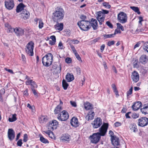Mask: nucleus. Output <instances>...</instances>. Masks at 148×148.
Masks as SVG:
<instances>
[{
	"label": "nucleus",
	"mask_w": 148,
	"mask_h": 148,
	"mask_svg": "<svg viewBox=\"0 0 148 148\" xmlns=\"http://www.w3.org/2000/svg\"><path fill=\"white\" fill-rule=\"evenodd\" d=\"M62 85L64 89L65 90L67 89L69 86L68 84L67 83L66 81L64 79H63L62 81Z\"/></svg>",
	"instance_id": "obj_35"
},
{
	"label": "nucleus",
	"mask_w": 148,
	"mask_h": 148,
	"mask_svg": "<svg viewBox=\"0 0 148 148\" xmlns=\"http://www.w3.org/2000/svg\"><path fill=\"white\" fill-rule=\"evenodd\" d=\"M14 29H13L11 27L10 28H9L8 29L7 31L8 33L12 32L13 31H14Z\"/></svg>",
	"instance_id": "obj_62"
},
{
	"label": "nucleus",
	"mask_w": 148,
	"mask_h": 148,
	"mask_svg": "<svg viewBox=\"0 0 148 148\" xmlns=\"http://www.w3.org/2000/svg\"><path fill=\"white\" fill-rule=\"evenodd\" d=\"M77 24L82 30L84 31H88L91 28L90 21H80L77 22Z\"/></svg>",
	"instance_id": "obj_2"
},
{
	"label": "nucleus",
	"mask_w": 148,
	"mask_h": 148,
	"mask_svg": "<svg viewBox=\"0 0 148 148\" xmlns=\"http://www.w3.org/2000/svg\"><path fill=\"white\" fill-rule=\"evenodd\" d=\"M27 135V134H25L24 135L23 141L24 142H26L28 140Z\"/></svg>",
	"instance_id": "obj_50"
},
{
	"label": "nucleus",
	"mask_w": 148,
	"mask_h": 148,
	"mask_svg": "<svg viewBox=\"0 0 148 148\" xmlns=\"http://www.w3.org/2000/svg\"><path fill=\"white\" fill-rule=\"evenodd\" d=\"M5 70L6 71H7L8 72H9L12 73V74H14V73L13 72V71L11 69H8L6 68H5Z\"/></svg>",
	"instance_id": "obj_60"
},
{
	"label": "nucleus",
	"mask_w": 148,
	"mask_h": 148,
	"mask_svg": "<svg viewBox=\"0 0 148 148\" xmlns=\"http://www.w3.org/2000/svg\"><path fill=\"white\" fill-rule=\"evenodd\" d=\"M84 107L87 110L91 109L93 108L92 105L88 102H86L84 104Z\"/></svg>",
	"instance_id": "obj_32"
},
{
	"label": "nucleus",
	"mask_w": 148,
	"mask_h": 148,
	"mask_svg": "<svg viewBox=\"0 0 148 148\" xmlns=\"http://www.w3.org/2000/svg\"><path fill=\"white\" fill-rule=\"evenodd\" d=\"M32 81V80L29 79H27V80L26 82V84L27 85H29L31 84V83Z\"/></svg>",
	"instance_id": "obj_56"
},
{
	"label": "nucleus",
	"mask_w": 148,
	"mask_h": 148,
	"mask_svg": "<svg viewBox=\"0 0 148 148\" xmlns=\"http://www.w3.org/2000/svg\"><path fill=\"white\" fill-rule=\"evenodd\" d=\"M25 12L26 13L25 15H22L21 16L24 19H26L28 18L29 17L30 14L26 10H25Z\"/></svg>",
	"instance_id": "obj_38"
},
{
	"label": "nucleus",
	"mask_w": 148,
	"mask_h": 148,
	"mask_svg": "<svg viewBox=\"0 0 148 148\" xmlns=\"http://www.w3.org/2000/svg\"><path fill=\"white\" fill-rule=\"evenodd\" d=\"M106 24L110 28H112L113 27L112 24L109 21H107L106 23Z\"/></svg>",
	"instance_id": "obj_51"
},
{
	"label": "nucleus",
	"mask_w": 148,
	"mask_h": 148,
	"mask_svg": "<svg viewBox=\"0 0 148 148\" xmlns=\"http://www.w3.org/2000/svg\"><path fill=\"white\" fill-rule=\"evenodd\" d=\"M111 139L112 144L114 146H118L119 145V139L116 136H112Z\"/></svg>",
	"instance_id": "obj_22"
},
{
	"label": "nucleus",
	"mask_w": 148,
	"mask_h": 148,
	"mask_svg": "<svg viewBox=\"0 0 148 148\" xmlns=\"http://www.w3.org/2000/svg\"><path fill=\"white\" fill-rule=\"evenodd\" d=\"M103 6H105L106 8H110V7L111 6L107 2H104L103 3Z\"/></svg>",
	"instance_id": "obj_47"
},
{
	"label": "nucleus",
	"mask_w": 148,
	"mask_h": 148,
	"mask_svg": "<svg viewBox=\"0 0 148 148\" xmlns=\"http://www.w3.org/2000/svg\"><path fill=\"white\" fill-rule=\"evenodd\" d=\"M99 134V132L96 133H94L90 136V139L91 142L93 143H97L99 140L101 136Z\"/></svg>",
	"instance_id": "obj_8"
},
{
	"label": "nucleus",
	"mask_w": 148,
	"mask_h": 148,
	"mask_svg": "<svg viewBox=\"0 0 148 148\" xmlns=\"http://www.w3.org/2000/svg\"><path fill=\"white\" fill-rule=\"evenodd\" d=\"M95 116V113L94 111L92 110L89 111L87 117L88 116V120L89 121L93 119Z\"/></svg>",
	"instance_id": "obj_24"
},
{
	"label": "nucleus",
	"mask_w": 148,
	"mask_h": 148,
	"mask_svg": "<svg viewBox=\"0 0 148 148\" xmlns=\"http://www.w3.org/2000/svg\"><path fill=\"white\" fill-rule=\"evenodd\" d=\"M50 38L51 39V40L56 42V38L55 36L53 35L51 36L50 37Z\"/></svg>",
	"instance_id": "obj_58"
},
{
	"label": "nucleus",
	"mask_w": 148,
	"mask_h": 148,
	"mask_svg": "<svg viewBox=\"0 0 148 148\" xmlns=\"http://www.w3.org/2000/svg\"><path fill=\"white\" fill-rule=\"evenodd\" d=\"M25 7V5L22 3H20L17 6L16 8V11L17 12H19L22 10H24Z\"/></svg>",
	"instance_id": "obj_27"
},
{
	"label": "nucleus",
	"mask_w": 148,
	"mask_h": 148,
	"mask_svg": "<svg viewBox=\"0 0 148 148\" xmlns=\"http://www.w3.org/2000/svg\"><path fill=\"white\" fill-rule=\"evenodd\" d=\"M70 139V136L68 134L62 135L60 138L61 141L64 143L69 142Z\"/></svg>",
	"instance_id": "obj_13"
},
{
	"label": "nucleus",
	"mask_w": 148,
	"mask_h": 148,
	"mask_svg": "<svg viewBox=\"0 0 148 148\" xmlns=\"http://www.w3.org/2000/svg\"><path fill=\"white\" fill-rule=\"evenodd\" d=\"M21 58L24 63L26 62V58L24 55L22 54L21 55Z\"/></svg>",
	"instance_id": "obj_61"
},
{
	"label": "nucleus",
	"mask_w": 148,
	"mask_h": 148,
	"mask_svg": "<svg viewBox=\"0 0 148 148\" xmlns=\"http://www.w3.org/2000/svg\"><path fill=\"white\" fill-rule=\"evenodd\" d=\"M40 140L42 143H48V141L46 139L44 138L43 136H41L40 137Z\"/></svg>",
	"instance_id": "obj_40"
},
{
	"label": "nucleus",
	"mask_w": 148,
	"mask_h": 148,
	"mask_svg": "<svg viewBox=\"0 0 148 148\" xmlns=\"http://www.w3.org/2000/svg\"><path fill=\"white\" fill-rule=\"evenodd\" d=\"M58 123L55 120H53L49 122L48 125V129L50 130L56 129L58 126Z\"/></svg>",
	"instance_id": "obj_10"
},
{
	"label": "nucleus",
	"mask_w": 148,
	"mask_h": 148,
	"mask_svg": "<svg viewBox=\"0 0 148 148\" xmlns=\"http://www.w3.org/2000/svg\"><path fill=\"white\" fill-rule=\"evenodd\" d=\"M66 79L68 82H70L74 79V77L72 74L68 73L66 76Z\"/></svg>",
	"instance_id": "obj_26"
},
{
	"label": "nucleus",
	"mask_w": 148,
	"mask_h": 148,
	"mask_svg": "<svg viewBox=\"0 0 148 148\" xmlns=\"http://www.w3.org/2000/svg\"><path fill=\"white\" fill-rule=\"evenodd\" d=\"M138 125L141 127L146 126L148 124V118L146 117H141L138 120Z\"/></svg>",
	"instance_id": "obj_9"
},
{
	"label": "nucleus",
	"mask_w": 148,
	"mask_h": 148,
	"mask_svg": "<svg viewBox=\"0 0 148 148\" xmlns=\"http://www.w3.org/2000/svg\"><path fill=\"white\" fill-rule=\"evenodd\" d=\"M111 139L112 144L114 146H118L119 145V139L116 136H112Z\"/></svg>",
	"instance_id": "obj_21"
},
{
	"label": "nucleus",
	"mask_w": 148,
	"mask_h": 148,
	"mask_svg": "<svg viewBox=\"0 0 148 148\" xmlns=\"http://www.w3.org/2000/svg\"><path fill=\"white\" fill-rule=\"evenodd\" d=\"M117 19L119 21L122 23H126L127 19L126 14L123 12H120L118 15Z\"/></svg>",
	"instance_id": "obj_7"
},
{
	"label": "nucleus",
	"mask_w": 148,
	"mask_h": 148,
	"mask_svg": "<svg viewBox=\"0 0 148 148\" xmlns=\"http://www.w3.org/2000/svg\"><path fill=\"white\" fill-rule=\"evenodd\" d=\"M8 136L9 139L10 140H12L14 138L15 134L12 129H9L8 132Z\"/></svg>",
	"instance_id": "obj_16"
},
{
	"label": "nucleus",
	"mask_w": 148,
	"mask_h": 148,
	"mask_svg": "<svg viewBox=\"0 0 148 148\" xmlns=\"http://www.w3.org/2000/svg\"><path fill=\"white\" fill-rule=\"evenodd\" d=\"M70 47L72 51L73 52L74 54L77 52V51L76 50L75 48L72 45H71Z\"/></svg>",
	"instance_id": "obj_53"
},
{
	"label": "nucleus",
	"mask_w": 148,
	"mask_h": 148,
	"mask_svg": "<svg viewBox=\"0 0 148 148\" xmlns=\"http://www.w3.org/2000/svg\"><path fill=\"white\" fill-rule=\"evenodd\" d=\"M76 58L79 61H81V62H82V61L81 60V57H80L79 55L78 54L77 52L76 53L74 54Z\"/></svg>",
	"instance_id": "obj_46"
},
{
	"label": "nucleus",
	"mask_w": 148,
	"mask_h": 148,
	"mask_svg": "<svg viewBox=\"0 0 148 148\" xmlns=\"http://www.w3.org/2000/svg\"><path fill=\"white\" fill-rule=\"evenodd\" d=\"M55 28L56 30L61 31L62 30L63 27V23H57L55 25Z\"/></svg>",
	"instance_id": "obj_28"
},
{
	"label": "nucleus",
	"mask_w": 148,
	"mask_h": 148,
	"mask_svg": "<svg viewBox=\"0 0 148 148\" xmlns=\"http://www.w3.org/2000/svg\"><path fill=\"white\" fill-rule=\"evenodd\" d=\"M142 103L141 102L138 101L134 103L132 106V108L134 111H136L138 110L141 106Z\"/></svg>",
	"instance_id": "obj_18"
},
{
	"label": "nucleus",
	"mask_w": 148,
	"mask_h": 148,
	"mask_svg": "<svg viewBox=\"0 0 148 148\" xmlns=\"http://www.w3.org/2000/svg\"><path fill=\"white\" fill-rule=\"evenodd\" d=\"M116 25L117 29H120L122 31H124V29L123 27L120 23H116Z\"/></svg>",
	"instance_id": "obj_44"
},
{
	"label": "nucleus",
	"mask_w": 148,
	"mask_h": 148,
	"mask_svg": "<svg viewBox=\"0 0 148 148\" xmlns=\"http://www.w3.org/2000/svg\"><path fill=\"white\" fill-rule=\"evenodd\" d=\"M43 132L48 134L49 137L52 138V136H53V133L51 131V130H50L47 131H44Z\"/></svg>",
	"instance_id": "obj_37"
},
{
	"label": "nucleus",
	"mask_w": 148,
	"mask_h": 148,
	"mask_svg": "<svg viewBox=\"0 0 148 148\" xmlns=\"http://www.w3.org/2000/svg\"><path fill=\"white\" fill-rule=\"evenodd\" d=\"M62 108L60 106H57L54 110V112L55 114H58L62 110Z\"/></svg>",
	"instance_id": "obj_33"
},
{
	"label": "nucleus",
	"mask_w": 148,
	"mask_h": 148,
	"mask_svg": "<svg viewBox=\"0 0 148 148\" xmlns=\"http://www.w3.org/2000/svg\"><path fill=\"white\" fill-rule=\"evenodd\" d=\"M30 85L33 87L32 88H37V85L35 84V82L32 80Z\"/></svg>",
	"instance_id": "obj_49"
},
{
	"label": "nucleus",
	"mask_w": 148,
	"mask_h": 148,
	"mask_svg": "<svg viewBox=\"0 0 148 148\" xmlns=\"http://www.w3.org/2000/svg\"><path fill=\"white\" fill-rule=\"evenodd\" d=\"M133 87L132 86L127 92V96L128 97L130 95L132 94V92Z\"/></svg>",
	"instance_id": "obj_45"
},
{
	"label": "nucleus",
	"mask_w": 148,
	"mask_h": 148,
	"mask_svg": "<svg viewBox=\"0 0 148 148\" xmlns=\"http://www.w3.org/2000/svg\"><path fill=\"white\" fill-rule=\"evenodd\" d=\"M69 117V114L65 110L62 111L58 114L57 118L60 121H65Z\"/></svg>",
	"instance_id": "obj_6"
},
{
	"label": "nucleus",
	"mask_w": 148,
	"mask_h": 148,
	"mask_svg": "<svg viewBox=\"0 0 148 148\" xmlns=\"http://www.w3.org/2000/svg\"><path fill=\"white\" fill-rule=\"evenodd\" d=\"M130 8L134 11L136 12L138 14H140V12L139 11V9L138 7L130 6Z\"/></svg>",
	"instance_id": "obj_34"
},
{
	"label": "nucleus",
	"mask_w": 148,
	"mask_h": 148,
	"mask_svg": "<svg viewBox=\"0 0 148 148\" xmlns=\"http://www.w3.org/2000/svg\"><path fill=\"white\" fill-rule=\"evenodd\" d=\"M64 14L63 9L58 7L55 9V11L52 14V18L54 22L58 23L63 18Z\"/></svg>",
	"instance_id": "obj_1"
},
{
	"label": "nucleus",
	"mask_w": 148,
	"mask_h": 148,
	"mask_svg": "<svg viewBox=\"0 0 148 148\" xmlns=\"http://www.w3.org/2000/svg\"><path fill=\"white\" fill-rule=\"evenodd\" d=\"M121 125V123L119 122H116L114 124V126L115 127L120 126Z\"/></svg>",
	"instance_id": "obj_55"
},
{
	"label": "nucleus",
	"mask_w": 148,
	"mask_h": 148,
	"mask_svg": "<svg viewBox=\"0 0 148 148\" xmlns=\"http://www.w3.org/2000/svg\"><path fill=\"white\" fill-rule=\"evenodd\" d=\"M34 21L36 22V24L37 23L38 21V27L40 29L42 28L43 26L44 23L41 19L36 18L34 19Z\"/></svg>",
	"instance_id": "obj_29"
},
{
	"label": "nucleus",
	"mask_w": 148,
	"mask_h": 148,
	"mask_svg": "<svg viewBox=\"0 0 148 148\" xmlns=\"http://www.w3.org/2000/svg\"><path fill=\"white\" fill-rule=\"evenodd\" d=\"M70 103L73 106L76 107L77 106L76 103L75 102L72 101H70Z\"/></svg>",
	"instance_id": "obj_57"
},
{
	"label": "nucleus",
	"mask_w": 148,
	"mask_h": 148,
	"mask_svg": "<svg viewBox=\"0 0 148 148\" xmlns=\"http://www.w3.org/2000/svg\"><path fill=\"white\" fill-rule=\"evenodd\" d=\"M92 127L94 128L99 127L102 124V120L100 118H97L91 123Z\"/></svg>",
	"instance_id": "obj_11"
},
{
	"label": "nucleus",
	"mask_w": 148,
	"mask_h": 148,
	"mask_svg": "<svg viewBox=\"0 0 148 148\" xmlns=\"http://www.w3.org/2000/svg\"><path fill=\"white\" fill-rule=\"evenodd\" d=\"M65 62L67 63H70L71 62V59L70 58H67L65 59Z\"/></svg>",
	"instance_id": "obj_52"
},
{
	"label": "nucleus",
	"mask_w": 148,
	"mask_h": 148,
	"mask_svg": "<svg viewBox=\"0 0 148 148\" xmlns=\"http://www.w3.org/2000/svg\"><path fill=\"white\" fill-rule=\"evenodd\" d=\"M142 108L140 109L142 113L145 114H148V104H145Z\"/></svg>",
	"instance_id": "obj_23"
},
{
	"label": "nucleus",
	"mask_w": 148,
	"mask_h": 148,
	"mask_svg": "<svg viewBox=\"0 0 148 148\" xmlns=\"http://www.w3.org/2000/svg\"><path fill=\"white\" fill-rule=\"evenodd\" d=\"M97 18L99 21L100 25H101L103 24V23L104 21L105 16H103Z\"/></svg>",
	"instance_id": "obj_41"
},
{
	"label": "nucleus",
	"mask_w": 148,
	"mask_h": 148,
	"mask_svg": "<svg viewBox=\"0 0 148 148\" xmlns=\"http://www.w3.org/2000/svg\"><path fill=\"white\" fill-rule=\"evenodd\" d=\"M129 127L130 130L134 132H135L137 131L136 126L134 123L130 124Z\"/></svg>",
	"instance_id": "obj_31"
},
{
	"label": "nucleus",
	"mask_w": 148,
	"mask_h": 148,
	"mask_svg": "<svg viewBox=\"0 0 148 148\" xmlns=\"http://www.w3.org/2000/svg\"><path fill=\"white\" fill-rule=\"evenodd\" d=\"M109 124L108 123H103L101 127L99 129V134L100 136H104L106 133Z\"/></svg>",
	"instance_id": "obj_5"
},
{
	"label": "nucleus",
	"mask_w": 148,
	"mask_h": 148,
	"mask_svg": "<svg viewBox=\"0 0 148 148\" xmlns=\"http://www.w3.org/2000/svg\"><path fill=\"white\" fill-rule=\"evenodd\" d=\"M53 69L56 70V72L57 73H60L61 72V64L59 62H56L53 65Z\"/></svg>",
	"instance_id": "obj_20"
},
{
	"label": "nucleus",
	"mask_w": 148,
	"mask_h": 148,
	"mask_svg": "<svg viewBox=\"0 0 148 148\" xmlns=\"http://www.w3.org/2000/svg\"><path fill=\"white\" fill-rule=\"evenodd\" d=\"M143 48L144 50L147 51L148 53V42L144 43Z\"/></svg>",
	"instance_id": "obj_42"
},
{
	"label": "nucleus",
	"mask_w": 148,
	"mask_h": 148,
	"mask_svg": "<svg viewBox=\"0 0 148 148\" xmlns=\"http://www.w3.org/2000/svg\"><path fill=\"white\" fill-rule=\"evenodd\" d=\"M71 125L74 127H77L79 125V123L77 119L75 117H73L71 120Z\"/></svg>",
	"instance_id": "obj_15"
},
{
	"label": "nucleus",
	"mask_w": 148,
	"mask_h": 148,
	"mask_svg": "<svg viewBox=\"0 0 148 148\" xmlns=\"http://www.w3.org/2000/svg\"><path fill=\"white\" fill-rule=\"evenodd\" d=\"M28 90L27 89H26V90H25L23 92V95L26 96H27L28 95V94L27 93Z\"/></svg>",
	"instance_id": "obj_64"
},
{
	"label": "nucleus",
	"mask_w": 148,
	"mask_h": 148,
	"mask_svg": "<svg viewBox=\"0 0 148 148\" xmlns=\"http://www.w3.org/2000/svg\"><path fill=\"white\" fill-rule=\"evenodd\" d=\"M34 45L33 42L30 41L28 42L25 48L26 52L29 56H32L34 55Z\"/></svg>",
	"instance_id": "obj_4"
},
{
	"label": "nucleus",
	"mask_w": 148,
	"mask_h": 148,
	"mask_svg": "<svg viewBox=\"0 0 148 148\" xmlns=\"http://www.w3.org/2000/svg\"><path fill=\"white\" fill-rule=\"evenodd\" d=\"M114 36L115 34H104L103 35V37L105 38V39L111 38L114 37Z\"/></svg>",
	"instance_id": "obj_39"
},
{
	"label": "nucleus",
	"mask_w": 148,
	"mask_h": 148,
	"mask_svg": "<svg viewBox=\"0 0 148 148\" xmlns=\"http://www.w3.org/2000/svg\"><path fill=\"white\" fill-rule=\"evenodd\" d=\"M48 119L47 116H46L41 115L40 117L39 120L40 123H46Z\"/></svg>",
	"instance_id": "obj_25"
},
{
	"label": "nucleus",
	"mask_w": 148,
	"mask_h": 148,
	"mask_svg": "<svg viewBox=\"0 0 148 148\" xmlns=\"http://www.w3.org/2000/svg\"><path fill=\"white\" fill-rule=\"evenodd\" d=\"M140 61L142 63L145 64L147 61L146 56L145 55H142L140 58Z\"/></svg>",
	"instance_id": "obj_30"
},
{
	"label": "nucleus",
	"mask_w": 148,
	"mask_h": 148,
	"mask_svg": "<svg viewBox=\"0 0 148 148\" xmlns=\"http://www.w3.org/2000/svg\"><path fill=\"white\" fill-rule=\"evenodd\" d=\"M16 116V114H13L12 118H9L8 120L10 122H12L16 120L17 119Z\"/></svg>",
	"instance_id": "obj_36"
},
{
	"label": "nucleus",
	"mask_w": 148,
	"mask_h": 148,
	"mask_svg": "<svg viewBox=\"0 0 148 148\" xmlns=\"http://www.w3.org/2000/svg\"><path fill=\"white\" fill-rule=\"evenodd\" d=\"M90 26L92 27L94 30L97 29L98 28L97 22L96 19L92 18L90 22Z\"/></svg>",
	"instance_id": "obj_19"
},
{
	"label": "nucleus",
	"mask_w": 148,
	"mask_h": 148,
	"mask_svg": "<svg viewBox=\"0 0 148 148\" xmlns=\"http://www.w3.org/2000/svg\"><path fill=\"white\" fill-rule=\"evenodd\" d=\"M102 13H103V15L104 16H105L104 14H107L109 12V11L108 10H102Z\"/></svg>",
	"instance_id": "obj_63"
},
{
	"label": "nucleus",
	"mask_w": 148,
	"mask_h": 148,
	"mask_svg": "<svg viewBox=\"0 0 148 148\" xmlns=\"http://www.w3.org/2000/svg\"><path fill=\"white\" fill-rule=\"evenodd\" d=\"M115 41L114 40H112L111 41H109L107 43V45L109 46L110 47L112 45H113L115 43Z\"/></svg>",
	"instance_id": "obj_48"
},
{
	"label": "nucleus",
	"mask_w": 148,
	"mask_h": 148,
	"mask_svg": "<svg viewBox=\"0 0 148 148\" xmlns=\"http://www.w3.org/2000/svg\"><path fill=\"white\" fill-rule=\"evenodd\" d=\"M14 32L18 36H22L24 34V29L20 27H16L14 29Z\"/></svg>",
	"instance_id": "obj_14"
},
{
	"label": "nucleus",
	"mask_w": 148,
	"mask_h": 148,
	"mask_svg": "<svg viewBox=\"0 0 148 148\" xmlns=\"http://www.w3.org/2000/svg\"><path fill=\"white\" fill-rule=\"evenodd\" d=\"M131 78L134 82H137L139 79V76L138 73L136 71H134L132 73Z\"/></svg>",
	"instance_id": "obj_17"
},
{
	"label": "nucleus",
	"mask_w": 148,
	"mask_h": 148,
	"mask_svg": "<svg viewBox=\"0 0 148 148\" xmlns=\"http://www.w3.org/2000/svg\"><path fill=\"white\" fill-rule=\"evenodd\" d=\"M111 86L113 90L114 91L117 90L116 87V85H115V84H112L111 85Z\"/></svg>",
	"instance_id": "obj_59"
},
{
	"label": "nucleus",
	"mask_w": 148,
	"mask_h": 148,
	"mask_svg": "<svg viewBox=\"0 0 148 148\" xmlns=\"http://www.w3.org/2000/svg\"><path fill=\"white\" fill-rule=\"evenodd\" d=\"M97 18H99L101 17L104 16L103 15V13L101 11H99L97 12Z\"/></svg>",
	"instance_id": "obj_43"
},
{
	"label": "nucleus",
	"mask_w": 148,
	"mask_h": 148,
	"mask_svg": "<svg viewBox=\"0 0 148 148\" xmlns=\"http://www.w3.org/2000/svg\"><path fill=\"white\" fill-rule=\"evenodd\" d=\"M53 55L51 53H48L42 59V62L45 66L48 67L50 66L53 61Z\"/></svg>",
	"instance_id": "obj_3"
},
{
	"label": "nucleus",
	"mask_w": 148,
	"mask_h": 148,
	"mask_svg": "<svg viewBox=\"0 0 148 148\" xmlns=\"http://www.w3.org/2000/svg\"><path fill=\"white\" fill-rule=\"evenodd\" d=\"M22 144V140L21 139H20L17 142V145L18 146L21 147V146Z\"/></svg>",
	"instance_id": "obj_54"
},
{
	"label": "nucleus",
	"mask_w": 148,
	"mask_h": 148,
	"mask_svg": "<svg viewBox=\"0 0 148 148\" xmlns=\"http://www.w3.org/2000/svg\"><path fill=\"white\" fill-rule=\"evenodd\" d=\"M5 7L8 9H12L14 6L13 0H5Z\"/></svg>",
	"instance_id": "obj_12"
}]
</instances>
